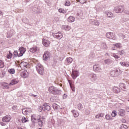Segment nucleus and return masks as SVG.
Instances as JSON below:
<instances>
[{
	"label": "nucleus",
	"mask_w": 129,
	"mask_h": 129,
	"mask_svg": "<svg viewBox=\"0 0 129 129\" xmlns=\"http://www.w3.org/2000/svg\"><path fill=\"white\" fill-rule=\"evenodd\" d=\"M0 124H1L3 126L6 125V123H4V122H1Z\"/></svg>",
	"instance_id": "obj_58"
},
{
	"label": "nucleus",
	"mask_w": 129,
	"mask_h": 129,
	"mask_svg": "<svg viewBox=\"0 0 129 129\" xmlns=\"http://www.w3.org/2000/svg\"><path fill=\"white\" fill-rule=\"evenodd\" d=\"M90 24L92 25H95V26H98L99 25V22L97 20H91L90 21Z\"/></svg>",
	"instance_id": "obj_19"
},
{
	"label": "nucleus",
	"mask_w": 129,
	"mask_h": 129,
	"mask_svg": "<svg viewBox=\"0 0 129 129\" xmlns=\"http://www.w3.org/2000/svg\"><path fill=\"white\" fill-rule=\"evenodd\" d=\"M22 113H23V114H27L28 110H25V109H22Z\"/></svg>",
	"instance_id": "obj_47"
},
{
	"label": "nucleus",
	"mask_w": 129,
	"mask_h": 129,
	"mask_svg": "<svg viewBox=\"0 0 129 129\" xmlns=\"http://www.w3.org/2000/svg\"><path fill=\"white\" fill-rule=\"evenodd\" d=\"M72 77L74 79H76L78 77V73L77 71H75L72 73Z\"/></svg>",
	"instance_id": "obj_22"
},
{
	"label": "nucleus",
	"mask_w": 129,
	"mask_h": 129,
	"mask_svg": "<svg viewBox=\"0 0 129 129\" xmlns=\"http://www.w3.org/2000/svg\"><path fill=\"white\" fill-rule=\"evenodd\" d=\"M118 114L120 116H124V114H125V111H124V110L120 109L118 111Z\"/></svg>",
	"instance_id": "obj_18"
},
{
	"label": "nucleus",
	"mask_w": 129,
	"mask_h": 129,
	"mask_svg": "<svg viewBox=\"0 0 129 129\" xmlns=\"http://www.w3.org/2000/svg\"><path fill=\"white\" fill-rule=\"evenodd\" d=\"M7 38H11V36L10 35V34H9V33H8L7 35Z\"/></svg>",
	"instance_id": "obj_62"
},
{
	"label": "nucleus",
	"mask_w": 129,
	"mask_h": 129,
	"mask_svg": "<svg viewBox=\"0 0 129 129\" xmlns=\"http://www.w3.org/2000/svg\"><path fill=\"white\" fill-rule=\"evenodd\" d=\"M70 5V2L69 1H67L66 3H65V6H69Z\"/></svg>",
	"instance_id": "obj_51"
},
{
	"label": "nucleus",
	"mask_w": 129,
	"mask_h": 129,
	"mask_svg": "<svg viewBox=\"0 0 129 129\" xmlns=\"http://www.w3.org/2000/svg\"><path fill=\"white\" fill-rule=\"evenodd\" d=\"M124 14H126V15H129V11H127V10H125V11H124Z\"/></svg>",
	"instance_id": "obj_53"
},
{
	"label": "nucleus",
	"mask_w": 129,
	"mask_h": 129,
	"mask_svg": "<svg viewBox=\"0 0 129 129\" xmlns=\"http://www.w3.org/2000/svg\"><path fill=\"white\" fill-rule=\"evenodd\" d=\"M74 21H75V18L73 16H70L68 18V22H69V23H73Z\"/></svg>",
	"instance_id": "obj_25"
},
{
	"label": "nucleus",
	"mask_w": 129,
	"mask_h": 129,
	"mask_svg": "<svg viewBox=\"0 0 129 129\" xmlns=\"http://www.w3.org/2000/svg\"><path fill=\"white\" fill-rule=\"evenodd\" d=\"M38 110L39 112H41L42 110H44V108L43 107V106H40L39 107Z\"/></svg>",
	"instance_id": "obj_43"
},
{
	"label": "nucleus",
	"mask_w": 129,
	"mask_h": 129,
	"mask_svg": "<svg viewBox=\"0 0 129 129\" xmlns=\"http://www.w3.org/2000/svg\"><path fill=\"white\" fill-rule=\"evenodd\" d=\"M20 66L21 67H24L25 68H30V65L29 64V63L23 61L20 63Z\"/></svg>",
	"instance_id": "obj_16"
},
{
	"label": "nucleus",
	"mask_w": 129,
	"mask_h": 129,
	"mask_svg": "<svg viewBox=\"0 0 129 129\" xmlns=\"http://www.w3.org/2000/svg\"><path fill=\"white\" fill-rule=\"evenodd\" d=\"M43 107V110L44 111H46V110H47L48 111H49V110H50L51 109V107L50 106V105H49V104H48V103H45L43 105H42Z\"/></svg>",
	"instance_id": "obj_12"
},
{
	"label": "nucleus",
	"mask_w": 129,
	"mask_h": 129,
	"mask_svg": "<svg viewBox=\"0 0 129 129\" xmlns=\"http://www.w3.org/2000/svg\"><path fill=\"white\" fill-rule=\"evenodd\" d=\"M52 36L54 37V38H56L58 40H61V39L63 38V34H62V33L60 32H58L56 33H53L52 34Z\"/></svg>",
	"instance_id": "obj_7"
},
{
	"label": "nucleus",
	"mask_w": 129,
	"mask_h": 129,
	"mask_svg": "<svg viewBox=\"0 0 129 129\" xmlns=\"http://www.w3.org/2000/svg\"><path fill=\"white\" fill-rule=\"evenodd\" d=\"M66 28H67V30H70V27L69 26H67Z\"/></svg>",
	"instance_id": "obj_64"
},
{
	"label": "nucleus",
	"mask_w": 129,
	"mask_h": 129,
	"mask_svg": "<svg viewBox=\"0 0 129 129\" xmlns=\"http://www.w3.org/2000/svg\"><path fill=\"white\" fill-rule=\"evenodd\" d=\"M117 54L119 55H123L124 54V51L123 50L121 51H118Z\"/></svg>",
	"instance_id": "obj_44"
},
{
	"label": "nucleus",
	"mask_w": 129,
	"mask_h": 129,
	"mask_svg": "<svg viewBox=\"0 0 129 129\" xmlns=\"http://www.w3.org/2000/svg\"><path fill=\"white\" fill-rule=\"evenodd\" d=\"M119 128L120 129H126V128H127V126L126 125H124V124H122L120 126Z\"/></svg>",
	"instance_id": "obj_36"
},
{
	"label": "nucleus",
	"mask_w": 129,
	"mask_h": 129,
	"mask_svg": "<svg viewBox=\"0 0 129 129\" xmlns=\"http://www.w3.org/2000/svg\"><path fill=\"white\" fill-rule=\"evenodd\" d=\"M14 55L18 56V57H21V56H20V53H19V52H18V51L17 50L14 51Z\"/></svg>",
	"instance_id": "obj_39"
},
{
	"label": "nucleus",
	"mask_w": 129,
	"mask_h": 129,
	"mask_svg": "<svg viewBox=\"0 0 129 129\" xmlns=\"http://www.w3.org/2000/svg\"><path fill=\"white\" fill-rule=\"evenodd\" d=\"M105 118H106V119H107L108 120H111V119H112V118H111L110 117V116L108 114H107L105 115Z\"/></svg>",
	"instance_id": "obj_41"
},
{
	"label": "nucleus",
	"mask_w": 129,
	"mask_h": 129,
	"mask_svg": "<svg viewBox=\"0 0 129 129\" xmlns=\"http://www.w3.org/2000/svg\"><path fill=\"white\" fill-rule=\"evenodd\" d=\"M27 121H28V119L26 117H23L22 119V122L23 123H25V122H27Z\"/></svg>",
	"instance_id": "obj_42"
},
{
	"label": "nucleus",
	"mask_w": 129,
	"mask_h": 129,
	"mask_svg": "<svg viewBox=\"0 0 129 129\" xmlns=\"http://www.w3.org/2000/svg\"><path fill=\"white\" fill-rule=\"evenodd\" d=\"M104 63L107 65H109L112 63V60L109 58L104 60Z\"/></svg>",
	"instance_id": "obj_30"
},
{
	"label": "nucleus",
	"mask_w": 129,
	"mask_h": 129,
	"mask_svg": "<svg viewBox=\"0 0 129 129\" xmlns=\"http://www.w3.org/2000/svg\"><path fill=\"white\" fill-rule=\"evenodd\" d=\"M29 95L30 96H34V97H37V95H34L33 94H30Z\"/></svg>",
	"instance_id": "obj_55"
},
{
	"label": "nucleus",
	"mask_w": 129,
	"mask_h": 129,
	"mask_svg": "<svg viewBox=\"0 0 129 129\" xmlns=\"http://www.w3.org/2000/svg\"><path fill=\"white\" fill-rule=\"evenodd\" d=\"M113 90L114 93H119V92H120V89H119V88H117V87H114L113 89Z\"/></svg>",
	"instance_id": "obj_29"
},
{
	"label": "nucleus",
	"mask_w": 129,
	"mask_h": 129,
	"mask_svg": "<svg viewBox=\"0 0 129 129\" xmlns=\"http://www.w3.org/2000/svg\"><path fill=\"white\" fill-rule=\"evenodd\" d=\"M5 87V88H6V89H9V88H10V87H9L8 85H6Z\"/></svg>",
	"instance_id": "obj_63"
},
{
	"label": "nucleus",
	"mask_w": 129,
	"mask_h": 129,
	"mask_svg": "<svg viewBox=\"0 0 129 129\" xmlns=\"http://www.w3.org/2000/svg\"><path fill=\"white\" fill-rule=\"evenodd\" d=\"M58 12H59V13H63V9H59V10H58Z\"/></svg>",
	"instance_id": "obj_57"
},
{
	"label": "nucleus",
	"mask_w": 129,
	"mask_h": 129,
	"mask_svg": "<svg viewBox=\"0 0 129 129\" xmlns=\"http://www.w3.org/2000/svg\"><path fill=\"white\" fill-rule=\"evenodd\" d=\"M120 65H121V66H124V67H128V63H127V62H122L121 61L120 62Z\"/></svg>",
	"instance_id": "obj_33"
},
{
	"label": "nucleus",
	"mask_w": 129,
	"mask_h": 129,
	"mask_svg": "<svg viewBox=\"0 0 129 129\" xmlns=\"http://www.w3.org/2000/svg\"><path fill=\"white\" fill-rule=\"evenodd\" d=\"M40 50V48L37 46H34L31 48L30 49V52L31 53H35V52H39V50Z\"/></svg>",
	"instance_id": "obj_13"
},
{
	"label": "nucleus",
	"mask_w": 129,
	"mask_h": 129,
	"mask_svg": "<svg viewBox=\"0 0 129 129\" xmlns=\"http://www.w3.org/2000/svg\"><path fill=\"white\" fill-rule=\"evenodd\" d=\"M72 112H73L74 117H77L79 116V113H78L77 111H75V110H72Z\"/></svg>",
	"instance_id": "obj_31"
},
{
	"label": "nucleus",
	"mask_w": 129,
	"mask_h": 129,
	"mask_svg": "<svg viewBox=\"0 0 129 129\" xmlns=\"http://www.w3.org/2000/svg\"><path fill=\"white\" fill-rule=\"evenodd\" d=\"M85 113L87 115H88L90 113V110L89 109H86L85 110Z\"/></svg>",
	"instance_id": "obj_49"
},
{
	"label": "nucleus",
	"mask_w": 129,
	"mask_h": 129,
	"mask_svg": "<svg viewBox=\"0 0 129 129\" xmlns=\"http://www.w3.org/2000/svg\"><path fill=\"white\" fill-rule=\"evenodd\" d=\"M90 79L92 82H94L96 79H97V77L96 74H91L89 75Z\"/></svg>",
	"instance_id": "obj_11"
},
{
	"label": "nucleus",
	"mask_w": 129,
	"mask_h": 129,
	"mask_svg": "<svg viewBox=\"0 0 129 129\" xmlns=\"http://www.w3.org/2000/svg\"><path fill=\"white\" fill-rule=\"evenodd\" d=\"M3 122H10L11 121V116L6 115L2 118Z\"/></svg>",
	"instance_id": "obj_10"
},
{
	"label": "nucleus",
	"mask_w": 129,
	"mask_h": 129,
	"mask_svg": "<svg viewBox=\"0 0 129 129\" xmlns=\"http://www.w3.org/2000/svg\"><path fill=\"white\" fill-rule=\"evenodd\" d=\"M12 58V55H10L9 54L7 55V58L8 59H11Z\"/></svg>",
	"instance_id": "obj_56"
},
{
	"label": "nucleus",
	"mask_w": 129,
	"mask_h": 129,
	"mask_svg": "<svg viewBox=\"0 0 129 129\" xmlns=\"http://www.w3.org/2000/svg\"><path fill=\"white\" fill-rule=\"evenodd\" d=\"M99 117H100V116L99 114L96 115V118H99Z\"/></svg>",
	"instance_id": "obj_61"
},
{
	"label": "nucleus",
	"mask_w": 129,
	"mask_h": 129,
	"mask_svg": "<svg viewBox=\"0 0 129 129\" xmlns=\"http://www.w3.org/2000/svg\"><path fill=\"white\" fill-rule=\"evenodd\" d=\"M114 11L117 14L121 13L124 11V6H120L115 7Z\"/></svg>",
	"instance_id": "obj_5"
},
{
	"label": "nucleus",
	"mask_w": 129,
	"mask_h": 129,
	"mask_svg": "<svg viewBox=\"0 0 129 129\" xmlns=\"http://www.w3.org/2000/svg\"><path fill=\"white\" fill-rule=\"evenodd\" d=\"M43 45H44L45 47H48L50 45V41L49 40H47L45 39H43L42 40Z\"/></svg>",
	"instance_id": "obj_17"
},
{
	"label": "nucleus",
	"mask_w": 129,
	"mask_h": 129,
	"mask_svg": "<svg viewBox=\"0 0 129 129\" xmlns=\"http://www.w3.org/2000/svg\"><path fill=\"white\" fill-rule=\"evenodd\" d=\"M106 37L108 39L112 40H115L116 39L115 35L112 32H107V33H106Z\"/></svg>",
	"instance_id": "obj_6"
},
{
	"label": "nucleus",
	"mask_w": 129,
	"mask_h": 129,
	"mask_svg": "<svg viewBox=\"0 0 129 129\" xmlns=\"http://www.w3.org/2000/svg\"><path fill=\"white\" fill-rule=\"evenodd\" d=\"M68 81L72 91L75 92V87H74V85H73L72 83H71L70 80H69Z\"/></svg>",
	"instance_id": "obj_28"
},
{
	"label": "nucleus",
	"mask_w": 129,
	"mask_h": 129,
	"mask_svg": "<svg viewBox=\"0 0 129 129\" xmlns=\"http://www.w3.org/2000/svg\"><path fill=\"white\" fill-rule=\"evenodd\" d=\"M111 115L113 117H114L115 116H116V111H113Z\"/></svg>",
	"instance_id": "obj_46"
},
{
	"label": "nucleus",
	"mask_w": 129,
	"mask_h": 129,
	"mask_svg": "<svg viewBox=\"0 0 129 129\" xmlns=\"http://www.w3.org/2000/svg\"><path fill=\"white\" fill-rule=\"evenodd\" d=\"M52 107H53L54 109L57 110L58 108H59V106L57 104L54 103L52 104Z\"/></svg>",
	"instance_id": "obj_35"
},
{
	"label": "nucleus",
	"mask_w": 129,
	"mask_h": 129,
	"mask_svg": "<svg viewBox=\"0 0 129 129\" xmlns=\"http://www.w3.org/2000/svg\"><path fill=\"white\" fill-rule=\"evenodd\" d=\"M20 76L23 78H27L28 76V72L27 71H24L20 73Z\"/></svg>",
	"instance_id": "obj_20"
},
{
	"label": "nucleus",
	"mask_w": 129,
	"mask_h": 129,
	"mask_svg": "<svg viewBox=\"0 0 129 129\" xmlns=\"http://www.w3.org/2000/svg\"><path fill=\"white\" fill-rule=\"evenodd\" d=\"M5 67V63H4V61L2 60H0V69L1 68H4Z\"/></svg>",
	"instance_id": "obj_40"
},
{
	"label": "nucleus",
	"mask_w": 129,
	"mask_h": 129,
	"mask_svg": "<svg viewBox=\"0 0 129 129\" xmlns=\"http://www.w3.org/2000/svg\"><path fill=\"white\" fill-rule=\"evenodd\" d=\"M86 2V1L85 0H80V3L82 4H85Z\"/></svg>",
	"instance_id": "obj_50"
},
{
	"label": "nucleus",
	"mask_w": 129,
	"mask_h": 129,
	"mask_svg": "<svg viewBox=\"0 0 129 129\" xmlns=\"http://www.w3.org/2000/svg\"><path fill=\"white\" fill-rule=\"evenodd\" d=\"M77 16H78V17H82L83 16V13L82 11H80V13L77 14Z\"/></svg>",
	"instance_id": "obj_45"
},
{
	"label": "nucleus",
	"mask_w": 129,
	"mask_h": 129,
	"mask_svg": "<svg viewBox=\"0 0 129 129\" xmlns=\"http://www.w3.org/2000/svg\"><path fill=\"white\" fill-rule=\"evenodd\" d=\"M19 82L16 79L12 80L11 82L9 83V85H15Z\"/></svg>",
	"instance_id": "obj_24"
},
{
	"label": "nucleus",
	"mask_w": 129,
	"mask_h": 129,
	"mask_svg": "<svg viewBox=\"0 0 129 129\" xmlns=\"http://www.w3.org/2000/svg\"><path fill=\"white\" fill-rule=\"evenodd\" d=\"M53 67H55L57 65V61L53 60L52 63Z\"/></svg>",
	"instance_id": "obj_48"
},
{
	"label": "nucleus",
	"mask_w": 129,
	"mask_h": 129,
	"mask_svg": "<svg viewBox=\"0 0 129 129\" xmlns=\"http://www.w3.org/2000/svg\"><path fill=\"white\" fill-rule=\"evenodd\" d=\"M26 51H27V49L24 48V47H20L19 48V56H23L24 54L26 52Z\"/></svg>",
	"instance_id": "obj_9"
},
{
	"label": "nucleus",
	"mask_w": 129,
	"mask_h": 129,
	"mask_svg": "<svg viewBox=\"0 0 129 129\" xmlns=\"http://www.w3.org/2000/svg\"><path fill=\"white\" fill-rule=\"evenodd\" d=\"M31 117L32 122H33L34 123L37 122V120H38V116H37L36 114H33L32 115H31Z\"/></svg>",
	"instance_id": "obj_15"
},
{
	"label": "nucleus",
	"mask_w": 129,
	"mask_h": 129,
	"mask_svg": "<svg viewBox=\"0 0 129 129\" xmlns=\"http://www.w3.org/2000/svg\"><path fill=\"white\" fill-rule=\"evenodd\" d=\"M119 86L123 91H124L125 92H126V85L122 83H120L119 84Z\"/></svg>",
	"instance_id": "obj_14"
},
{
	"label": "nucleus",
	"mask_w": 129,
	"mask_h": 129,
	"mask_svg": "<svg viewBox=\"0 0 129 129\" xmlns=\"http://www.w3.org/2000/svg\"><path fill=\"white\" fill-rule=\"evenodd\" d=\"M99 114V115H100V116L101 117H103V116H104V114H103V113H100V114Z\"/></svg>",
	"instance_id": "obj_59"
},
{
	"label": "nucleus",
	"mask_w": 129,
	"mask_h": 129,
	"mask_svg": "<svg viewBox=\"0 0 129 129\" xmlns=\"http://www.w3.org/2000/svg\"><path fill=\"white\" fill-rule=\"evenodd\" d=\"M36 70L40 75H43L44 74V67L41 64V63H38L36 66Z\"/></svg>",
	"instance_id": "obj_4"
},
{
	"label": "nucleus",
	"mask_w": 129,
	"mask_h": 129,
	"mask_svg": "<svg viewBox=\"0 0 129 129\" xmlns=\"http://www.w3.org/2000/svg\"><path fill=\"white\" fill-rule=\"evenodd\" d=\"M121 71L119 69L115 70L114 71H111L110 72V75L112 77H117V76H119L120 74H121Z\"/></svg>",
	"instance_id": "obj_2"
},
{
	"label": "nucleus",
	"mask_w": 129,
	"mask_h": 129,
	"mask_svg": "<svg viewBox=\"0 0 129 129\" xmlns=\"http://www.w3.org/2000/svg\"><path fill=\"white\" fill-rule=\"evenodd\" d=\"M111 56H112V57H114L115 59H118L119 58V56L115 53H111Z\"/></svg>",
	"instance_id": "obj_37"
},
{
	"label": "nucleus",
	"mask_w": 129,
	"mask_h": 129,
	"mask_svg": "<svg viewBox=\"0 0 129 129\" xmlns=\"http://www.w3.org/2000/svg\"><path fill=\"white\" fill-rule=\"evenodd\" d=\"M32 11L35 14H40V13H41V12H40V9H38V8L36 7H33Z\"/></svg>",
	"instance_id": "obj_23"
},
{
	"label": "nucleus",
	"mask_w": 129,
	"mask_h": 129,
	"mask_svg": "<svg viewBox=\"0 0 129 129\" xmlns=\"http://www.w3.org/2000/svg\"><path fill=\"white\" fill-rule=\"evenodd\" d=\"M73 61V59L71 57H68L66 59V61L67 62V63L68 65L71 64Z\"/></svg>",
	"instance_id": "obj_26"
},
{
	"label": "nucleus",
	"mask_w": 129,
	"mask_h": 129,
	"mask_svg": "<svg viewBox=\"0 0 129 129\" xmlns=\"http://www.w3.org/2000/svg\"><path fill=\"white\" fill-rule=\"evenodd\" d=\"M115 47H116L117 48H119V47H120V43H116L115 45Z\"/></svg>",
	"instance_id": "obj_52"
},
{
	"label": "nucleus",
	"mask_w": 129,
	"mask_h": 129,
	"mask_svg": "<svg viewBox=\"0 0 129 129\" xmlns=\"http://www.w3.org/2000/svg\"><path fill=\"white\" fill-rule=\"evenodd\" d=\"M48 91L53 95H61L62 91L55 87L51 86L48 89Z\"/></svg>",
	"instance_id": "obj_1"
},
{
	"label": "nucleus",
	"mask_w": 129,
	"mask_h": 129,
	"mask_svg": "<svg viewBox=\"0 0 129 129\" xmlns=\"http://www.w3.org/2000/svg\"><path fill=\"white\" fill-rule=\"evenodd\" d=\"M63 99H66V98H67V95H66V94H64L63 95Z\"/></svg>",
	"instance_id": "obj_54"
},
{
	"label": "nucleus",
	"mask_w": 129,
	"mask_h": 129,
	"mask_svg": "<svg viewBox=\"0 0 129 129\" xmlns=\"http://www.w3.org/2000/svg\"><path fill=\"white\" fill-rule=\"evenodd\" d=\"M16 108H17V106H13L12 107V109H14V110H16Z\"/></svg>",
	"instance_id": "obj_60"
},
{
	"label": "nucleus",
	"mask_w": 129,
	"mask_h": 129,
	"mask_svg": "<svg viewBox=\"0 0 129 129\" xmlns=\"http://www.w3.org/2000/svg\"><path fill=\"white\" fill-rule=\"evenodd\" d=\"M49 52H44L43 56V60H47L48 58H49V57H50V55H49Z\"/></svg>",
	"instance_id": "obj_21"
},
{
	"label": "nucleus",
	"mask_w": 129,
	"mask_h": 129,
	"mask_svg": "<svg viewBox=\"0 0 129 129\" xmlns=\"http://www.w3.org/2000/svg\"><path fill=\"white\" fill-rule=\"evenodd\" d=\"M101 47L103 49H107V46H106V43H102L101 44Z\"/></svg>",
	"instance_id": "obj_38"
},
{
	"label": "nucleus",
	"mask_w": 129,
	"mask_h": 129,
	"mask_svg": "<svg viewBox=\"0 0 129 129\" xmlns=\"http://www.w3.org/2000/svg\"><path fill=\"white\" fill-rule=\"evenodd\" d=\"M93 70L95 72H101L102 71V69L99 66V64H96L93 65Z\"/></svg>",
	"instance_id": "obj_8"
},
{
	"label": "nucleus",
	"mask_w": 129,
	"mask_h": 129,
	"mask_svg": "<svg viewBox=\"0 0 129 129\" xmlns=\"http://www.w3.org/2000/svg\"><path fill=\"white\" fill-rule=\"evenodd\" d=\"M37 122L39 126H43L45 124V119L44 117H41V115H37Z\"/></svg>",
	"instance_id": "obj_3"
},
{
	"label": "nucleus",
	"mask_w": 129,
	"mask_h": 129,
	"mask_svg": "<svg viewBox=\"0 0 129 129\" xmlns=\"http://www.w3.org/2000/svg\"><path fill=\"white\" fill-rule=\"evenodd\" d=\"M9 73H10V74H15L16 73V70L15 69H11L8 70Z\"/></svg>",
	"instance_id": "obj_32"
},
{
	"label": "nucleus",
	"mask_w": 129,
	"mask_h": 129,
	"mask_svg": "<svg viewBox=\"0 0 129 129\" xmlns=\"http://www.w3.org/2000/svg\"><path fill=\"white\" fill-rule=\"evenodd\" d=\"M105 15H106L107 18H113V14L110 12H105Z\"/></svg>",
	"instance_id": "obj_27"
},
{
	"label": "nucleus",
	"mask_w": 129,
	"mask_h": 129,
	"mask_svg": "<svg viewBox=\"0 0 129 129\" xmlns=\"http://www.w3.org/2000/svg\"><path fill=\"white\" fill-rule=\"evenodd\" d=\"M78 109L79 110H82L83 109V105L81 103L78 104Z\"/></svg>",
	"instance_id": "obj_34"
}]
</instances>
